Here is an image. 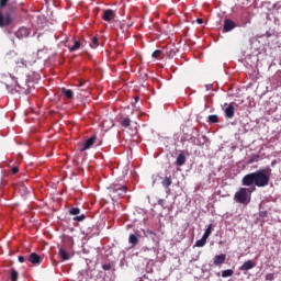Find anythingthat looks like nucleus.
<instances>
[{
	"label": "nucleus",
	"mask_w": 281,
	"mask_h": 281,
	"mask_svg": "<svg viewBox=\"0 0 281 281\" xmlns=\"http://www.w3.org/2000/svg\"><path fill=\"white\" fill-rule=\"evenodd\" d=\"M269 181H271V169H259L255 172L247 173L241 179L243 186H256L257 188H267Z\"/></svg>",
	"instance_id": "obj_1"
},
{
	"label": "nucleus",
	"mask_w": 281,
	"mask_h": 281,
	"mask_svg": "<svg viewBox=\"0 0 281 281\" xmlns=\"http://www.w3.org/2000/svg\"><path fill=\"white\" fill-rule=\"evenodd\" d=\"M21 12L23 9L9 5L5 14L0 11V27H8L12 23H21Z\"/></svg>",
	"instance_id": "obj_2"
},
{
	"label": "nucleus",
	"mask_w": 281,
	"mask_h": 281,
	"mask_svg": "<svg viewBox=\"0 0 281 281\" xmlns=\"http://www.w3.org/2000/svg\"><path fill=\"white\" fill-rule=\"evenodd\" d=\"M256 190V187L254 188H240L234 195V200L237 203H241V205H248L251 201V192Z\"/></svg>",
	"instance_id": "obj_3"
},
{
	"label": "nucleus",
	"mask_w": 281,
	"mask_h": 281,
	"mask_svg": "<svg viewBox=\"0 0 281 281\" xmlns=\"http://www.w3.org/2000/svg\"><path fill=\"white\" fill-rule=\"evenodd\" d=\"M112 199H122L126 192H128V187L124 184H112L108 188Z\"/></svg>",
	"instance_id": "obj_4"
},
{
	"label": "nucleus",
	"mask_w": 281,
	"mask_h": 281,
	"mask_svg": "<svg viewBox=\"0 0 281 281\" xmlns=\"http://www.w3.org/2000/svg\"><path fill=\"white\" fill-rule=\"evenodd\" d=\"M30 34H32V30L25 27V26H21L15 33L14 36L19 40H23V38H27V36H30Z\"/></svg>",
	"instance_id": "obj_5"
},
{
	"label": "nucleus",
	"mask_w": 281,
	"mask_h": 281,
	"mask_svg": "<svg viewBox=\"0 0 281 281\" xmlns=\"http://www.w3.org/2000/svg\"><path fill=\"white\" fill-rule=\"evenodd\" d=\"M223 111L225 113V117H227L228 120H232L236 113V109L234 108V105L232 104H224Z\"/></svg>",
	"instance_id": "obj_6"
},
{
	"label": "nucleus",
	"mask_w": 281,
	"mask_h": 281,
	"mask_svg": "<svg viewBox=\"0 0 281 281\" xmlns=\"http://www.w3.org/2000/svg\"><path fill=\"white\" fill-rule=\"evenodd\" d=\"M95 139H98V136L92 135L90 138L86 139L83 142V146L81 147V153H85V150H89L94 144Z\"/></svg>",
	"instance_id": "obj_7"
},
{
	"label": "nucleus",
	"mask_w": 281,
	"mask_h": 281,
	"mask_svg": "<svg viewBox=\"0 0 281 281\" xmlns=\"http://www.w3.org/2000/svg\"><path fill=\"white\" fill-rule=\"evenodd\" d=\"M103 21H106L108 23H111L115 19V11L111 9H106L103 11L102 15Z\"/></svg>",
	"instance_id": "obj_8"
},
{
	"label": "nucleus",
	"mask_w": 281,
	"mask_h": 281,
	"mask_svg": "<svg viewBox=\"0 0 281 281\" xmlns=\"http://www.w3.org/2000/svg\"><path fill=\"white\" fill-rule=\"evenodd\" d=\"M225 260H227V255L225 254L216 255L214 257L213 265H215V267H221V265H225Z\"/></svg>",
	"instance_id": "obj_9"
},
{
	"label": "nucleus",
	"mask_w": 281,
	"mask_h": 281,
	"mask_svg": "<svg viewBox=\"0 0 281 281\" xmlns=\"http://www.w3.org/2000/svg\"><path fill=\"white\" fill-rule=\"evenodd\" d=\"M27 260L31 262V265H41V262H43V258H41V256L36 252H32Z\"/></svg>",
	"instance_id": "obj_10"
},
{
	"label": "nucleus",
	"mask_w": 281,
	"mask_h": 281,
	"mask_svg": "<svg viewBox=\"0 0 281 281\" xmlns=\"http://www.w3.org/2000/svg\"><path fill=\"white\" fill-rule=\"evenodd\" d=\"M236 22H234L231 19L224 20V32H232V30H235Z\"/></svg>",
	"instance_id": "obj_11"
},
{
	"label": "nucleus",
	"mask_w": 281,
	"mask_h": 281,
	"mask_svg": "<svg viewBox=\"0 0 281 281\" xmlns=\"http://www.w3.org/2000/svg\"><path fill=\"white\" fill-rule=\"evenodd\" d=\"M139 234H131L128 237L130 245H132V247H137V245H139Z\"/></svg>",
	"instance_id": "obj_12"
},
{
	"label": "nucleus",
	"mask_w": 281,
	"mask_h": 281,
	"mask_svg": "<svg viewBox=\"0 0 281 281\" xmlns=\"http://www.w3.org/2000/svg\"><path fill=\"white\" fill-rule=\"evenodd\" d=\"M256 267V261L247 260L244 265L239 268V271H249Z\"/></svg>",
	"instance_id": "obj_13"
},
{
	"label": "nucleus",
	"mask_w": 281,
	"mask_h": 281,
	"mask_svg": "<svg viewBox=\"0 0 281 281\" xmlns=\"http://www.w3.org/2000/svg\"><path fill=\"white\" fill-rule=\"evenodd\" d=\"M131 119L128 116H123L121 117V120L119 121L120 125L123 128H128L131 126Z\"/></svg>",
	"instance_id": "obj_14"
},
{
	"label": "nucleus",
	"mask_w": 281,
	"mask_h": 281,
	"mask_svg": "<svg viewBox=\"0 0 281 281\" xmlns=\"http://www.w3.org/2000/svg\"><path fill=\"white\" fill-rule=\"evenodd\" d=\"M161 186L165 190H170V186H172V178L165 177V179L161 181Z\"/></svg>",
	"instance_id": "obj_15"
},
{
	"label": "nucleus",
	"mask_w": 281,
	"mask_h": 281,
	"mask_svg": "<svg viewBox=\"0 0 281 281\" xmlns=\"http://www.w3.org/2000/svg\"><path fill=\"white\" fill-rule=\"evenodd\" d=\"M61 93H63V95H65L68 100H72V99H74V91H72V90L63 88V89H61Z\"/></svg>",
	"instance_id": "obj_16"
},
{
	"label": "nucleus",
	"mask_w": 281,
	"mask_h": 281,
	"mask_svg": "<svg viewBox=\"0 0 281 281\" xmlns=\"http://www.w3.org/2000/svg\"><path fill=\"white\" fill-rule=\"evenodd\" d=\"M176 165L184 166L186 165V155L179 154L176 160Z\"/></svg>",
	"instance_id": "obj_17"
},
{
	"label": "nucleus",
	"mask_w": 281,
	"mask_h": 281,
	"mask_svg": "<svg viewBox=\"0 0 281 281\" xmlns=\"http://www.w3.org/2000/svg\"><path fill=\"white\" fill-rule=\"evenodd\" d=\"M59 256L61 260H69V252L65 250L64 248L59 249Z\"/></svg>",
	"instance_id": "obj_18"
},
{
	"label": "nucleus",
	"mask_w": 281,
	"mask_h": 281,
	"mask_svg": "<svg viewBox=\"0 0 281 281\" xmlns=\"http://www.w3.org/2000/svg\"><path fill=\"white\" fill-rule=\"evenodd\" d=\"M207 244V238L203 237L195 241V247H205Z\"/></svg>",
	"instance_id": "obj_19"
},
{
	"label": "nucleus",
	"mask_w": 281,
	"mask_h": 281,
	"mask_svg": "<svg viewBox=\"0 0 281 281\" xmlns=\"http://www.w3.org/2000/svg\"><path fill=\"white\" fill-rule=\"evenodd\" d=\"M232 276H234V270L232 269L222 271V278H232Z\"/></svg>",
	"instance_id": "obj_20"
},
{
	"label": "nucleus",
	"mask_w": 281,
	"mask_h": 281,
	"mask_svg": "<svg viewBox=\"0 0 281 281\" xmlns=\"http://www.w3.org/2000/svg\"><path fill=\"white\" fill-rule=\"evenodd\" d=\"M68 213L70 214V216H78V214H80V209L79 207H70Z\"/></svg>",
	"instance_id": "obj_21"
},
{
	"label": "nucleus",
	"mask_w": 281,
	"mask_h": 281,
	"mask_svg": "<svg viewBox=\"0 0 281 281\" xmlns=\"http://www.w3.org/2000/svg\"><path fill=\"white\" fill-rule=\"evenodd\" d=\"M11 280L19 281V271H16L14 268L11 269Z\"/></svg>",
	"instance_id": "obj_22"
},
{
	"label": "nucleus",
	"mask_w": 281,
	"mask_h": 281,
	"mask_svg": "<svg viewBox=\"0 0 281 281\" xmlns=\"http://www.w3.org/2000/svg\"><path fill=\"white\" fill-rule=\"evenodd\" d=\"M211 235H212V224H210L207 226V228L205 229V232H204L202 237L206 238V240H207V238H210Z\"/></svg>",
	"instance_id": "obj_23"
},
{
	"label": "nucleus",
	"mask_w": 281,
	"mask_h": 281,
	"mask_svg": "<svg viewBox=\"0 0 281 281\" xmlns=\"http://www.w3.org/2000/svg\"><path fill=\"white\" fill-rule=\"evenodd\" d=\"M80 45H82L79 41H75L74 45L69 48V52H76L80 49Z\"/></svg>",
	"instance_id": "obj_24"
},
{
	"label": "nucleus",
	"mask_w": 281,
	"mask_h": 281,
	"mask_svg": "<svg viewBox=\"0 0 281 281\" xmlns=\"http://www.w3.org/2000/svg\"><path fill=\"white\" fill-rule=\"evenodd\" d=\"M218 122V116L213 114L209 116V124H217Z\"/></svg>",
	"instance_id": "obj_25"
},
{
	"label": "nucleus",
	"mask_w": 281,
	"mask_h": 281,
	"mask_svg": "<svg viewBox=\"0 0 281 281\" xmlns=\"http://www.w3.org/2000/svg\"><path fill=\"white\" fill-rule=\"evenodd\" d=\"M99 43H98V37H92L91 43H90V47H92V49H95L99 47Z\"/></svg>",
	"instance_id": "obj_26"
},
{
	"label": "nucleus",
	"mask_w": 281,
	"mask_h": 281,
	"mask_svg": "<svg viewBox=\"0 0 281 281\" xmlns=\"http://www.w3.org/2000/svg\"><path fill=\"white\" fill-rule=\"evenodd\" d=\"M85 218H87V215L81 214V215H77L72 218V221H76L77 223H82V221H85Z\"/></svg>",
	"instance_id": "obj_27"
},
{
	"label": "nucleus",
	"mask_w": 281,
	"mask_h": 281,
	"mask_svg": "<svg viewBox=\"0 0 281 281\" xmlns=\"http://www.w3.org/2000/svg\"><path fill=\"white\" fill-rule=\"evenodd\" d=\"M268 212L267 211H260L259 212V218H262V221H265L268 216Z\"/></svg>",
	"instance_id": "obj_28"
},
{
	"label": "nucleus",
	"mask_w": 281,
	"mask_h": 281,
	"mask_svg": "<svg viewBox=\"0 0 281 281\" xmlns=\"http://www.w3.org/2000/svg\"><path fill=\"white\" fill-rule=\"evenodd\" d=\"M259 159H260L259 155H254V156H251L249 164H255V161H258Z\"/></svg>",
	"instance_id": "obj_29"
},
{
	"label": "nucleus",
	"mask_w": 281,
	"mask_h": 281,
	"mask_svg": "<svg viewBox=\"0 0 281 281\" xmlns=\"http://www.w3.org/2000/svg\"><path fill=\"white\" fill-rule=\"evenodd\" d=\"M151 56H153L154 58H156V59H159V56H161V50H159V49L155 50V52L151 54Z\"/></svg>",
	"instance_id": "obj_30"
},
{
	"label": "nucleus",
	"mask_w": 281,
	"mask_h": 281,
	"mask_svg": "<svg viewBox=\"0 0 281 281\" xmlns=\"http://www.w3.org/2000/svg\"><path fill=\"white\" fill-rule=\"evenodd\" d=\"M102 270H103V271H111V263H104V265H102Z\"/></svg>",
	"instance_id": "obj_31"
},
{
	"label": "nucleus",
	"mask_w": 281,
	"mask_h": 281,
	"mask_svg": "<svg viewBox=\"0 0 281 281\" xmlns=\"http://www.w3.org/2000/svg\"><path fill=\"white\" fill-rule=\"evenodd\" d=\"M10 0H0V10H2V8H5V5H8V2Z\"/></svg>",
	"instance_id": "obj_32"
},
{
	"label": "nucleus",
	"mask_w": 281,
	"mask_h": 281,
	"mask_svg": "<svg viewBox=\"0 0 281 281\" xmlns=\"http://www.w3.org/2000/svg\"><path fill=\"white\" fill-rule=\"evenodd\" d=\"M12 175H16L19 172V167H13L11 169Z\"/></svg>",
	"instance_id": "obj_33"
},
{
	"label": "nucleus",
	"mask_w": 281,
	"mask_h": 281,
	"mask_svg": "<svg viewBox=\"0 0 281 281\" xmlns=\"http://www.w3.org/2000/svg\"><path fill=\"white\" fill-rule=\"evenodd\" d=\"M147 235L148 236H157V234H155V232L150 231V229H147Z\"/></svg>",
	"instance_id": "obj_34"
},
{
	"label": "nucleus",
	"mask_w": 281,
	"mask_h": 281,
	"mask_svg": "<svg viewBox=\"0 0 281 281\" xmlns=\"http://www.w3.org/2000/svg\"><path fill=\"white\" fill-rule=\"evenodd\" d=\"M273 278H274V277H273V273H268V274L266 276V279H267V280H270V281L273 280Z\"/></svg>",
	"instance_id": "obj_35"
},
{
	"label": "nucleus",
	"mask_w": 281,
	"mask_h": 281,
	"mask_svg": "<svg viewBox=\"0 0 281 281\" xmlns=\"http://www.w3.org/2000/svg\"><path fill=\"white\" fill-rule=\"evenodd\" d=\"M18 260H19V262L23 263V262H25V257L19 256V257H18Z\"/></svg>",
	"instance_id": "obj_36"
},
{
	"label": "nucleus",
	"mask_w": 281,
	"mask_h": 281,
	"mask_svg": "<svg viewBox=\"0 0 281 281\" xmlns=\"http://www.w3.org/2000/svg\"><path fill=\"white\" fill-rule=\"evenodd\" d=\"M196 23H199V25H202L203 19L199 18V19L196 20Z\"/></svg>",
	"instance_id": "obj_37"
},
{
	"label": "nucleus",
	"mask_w": 281,
	"mask_h": 281,
	"mask_svg": "<svg viewBox=\"0 0 281 281\" xmlns=\"http://www.w3.org/2000/svg\"><path fill=\"white\" fill-rule=\"evenodd\" d=\"M85 81H79V87H83Z\"/></svg>",
	"instance_id": "obj_38"
},
{
	"label": "nucleus",
	"mask_w": 281,
	"mask_h": 281,
	"mask_svg": "<svg viewBox=\"0 0 281 281\" xmlns=\"http://www.w3.org/2000/svg\"><path fill=\"white\" fill-rule=\"evenodd\" d=\"M135 102H139V97H135Z\"/></svg>",
	"instance_id": "obj_39"
},
{
	"label": "nucleus",
	"mask_w": 281,
	"mask_h": 281,
	"mask_svg": "<svg viewBox=\"0 0 281 281\" xmlns=\"http://www.w3.org/2000/svg\"><path fill=\"white\" fill-rule=\"evenodd\" d=\"M19 89H21V85L18 83Z\"/></svg>",
	"instance_id": "obj_40"
},
{
	"label": "nucleus",
	"mask_w": 281,
	"mask_h": 281,
	"mask_svg": "<svg viewBox=\"0 0 281 281\" xmlns=\"http://www.w3.org/2000/svg\"><path fill=\"white\" fill-rule=\"evenodd\" d=\"M138 281H144V279H139Z\"/></svg>",
	"instance_id": "obj_41"
}]
</instances>
